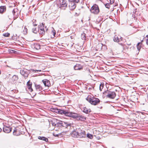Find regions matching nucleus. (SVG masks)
Masks as SVG:
<instances>
[{
  "instance_id": "obj_1",
  "label": "nucleus",
  "mask_w": 148,
  "mask_h": 148,
  "mask_svg": "<svg viewBox=\"0 0 148 148\" xmlns=\"http://www.w3.org/2000/svg\"><path fill=\"white\" fill-rule=\"evenodd\" d=\"M71 136L74 138H81L86 137V134L85 131L79 130L78 131H73L71 134Z\"/></svg>"
},
{
  "instance_id": "obj_2",
  "label": "nucleus",
  "mask_w": 148,
  "mask_h": 148,
  "mask_svg": "<svg viewBox=\"0 0 148 148\" xmlns=\"http://www.w3.org/2000/svg\"><path fill=\"white\" fill-rule=\"evenodd\" d=\"M86 100L91 104L94 105H97L100 103V101L98 98L94 97L90 95H88L86 98Z\"/></svg>"
},
{
  "instance_id": "obj_3",
  "label": "nucleus",
  "mask_w": 148,
  "mask_h": 148,
  "mask_svg": "<svg viewBox=\"0 0 148 148\" xmlns=\"http://www.w3.org/2000/svg\"><path fill=\"white\" fill-rule=\"evenodd\" d=\"M103 94L104 97H106L111 99H114L116 96L115 92H114L108 90L105 91L103 92Z\"/></svg>"
},
{
  "instance_id": "obj_4",
  "label": "nucleus",
  "mask_w": 148,
  "mask_h": 148,
  "mask_svg": "<svg viewBox=\"0 0 148 148\" xmlns=\"http://www.w3.org/2000/svg\"><path fill=\"white\" fill-rule=\"evenodd\" d=\"M22 129V127L21 126L14 128L13 131V134L16 136L19 135L21 134V130Z\"/></svg>"
},
{
  "instance_id": "obj_5",
  "label": "nucleus",
  "mask_w": 148,
  "mask_h": 148,
  "mask_svg": "<svg viewBox=\"0 0 148 148\" xmlns=\"http://www.w3.org/2000/svg\"><path fill=\"white\" fill-rule=\"evenodd\" d=\"M90 11L91 13L94 14H98L99 12L98 6L96 4L93 5L91 8Z\"/></svg>"
},
{
  "instance_id": "obj_6",
  "label": "nucleus",
  "mask_w": 148,
  "mask_h": 148,
  "mask_svg": "<svg viewBox=\"0 0 148 148\" xmlns=\"http://www.w3.org/2000/svg\"><path fill=\"white\" fill-rule=\"evenodd\" d=\"M67 3L65 0H59V3H58V6L59 8L64 9L67 7Z\"/></svg>"
},
{
  "instance_id": "obj_7",
  "label": "nucleus",
  "mask_w": 148,
  "mask_h": 148,
  "mask_svg": "<svg viewBox=\"0 0 148 148\" xmlns=\"http://www.w3.org/2000/svg\"><path fill=\"white\" fill-rule=\"evenodd\" d=\"M71 2V4L69 5V7H71V9H75L76 7V3H77L79 1V0H69Z\"/></svg>"
},
{
  "instance_id": "obj_8",
  "label": "nucleus",
  "mask_w": 148,
  "mask_h": 148,
  "mask_svg": "<svg viewBox=\"0 0 148 148\" xmlns=\"http://www.w3.org/2000/svg\"><path fill=\"white\" fill-rule=\"evenodd\" d=\"M76 113L71 112L68 110H66V113H65V115L66 116L70 117L75 119V115Z\"/></svg>"
},
{
  "instance_id": "obj_9",
  "label": "nucleus",
  "mask_w": 148,
  "mask_h": 148,
  "mask_svg": "<svg viewBox=\"0 0 148 148\" xmlns=\"http://www.w3.org/2000/svg\"><path fill=\"white\" fill-rule=\"evenodd\" d=\"M28 70L26 69H23L21 70L20 73L24 77L26 78L28 77L29 73Z\"/></svg>"
},
{
  "instance_id": "obj_10",
  "label": "nucleus",
  "mask_w": 148,
  "mask_h": 148,
  "mask_svg": "<svg viewBox=\"0 0 148 148\" xmlns=\"http://www.w3.org/2000/svg\"><path fill=\"white\" fill-rule=\"evenodd\" d=\"M75 119H77V120H80L82 121H84L86 119V117L81 115L80 114H79L76 113L75 115Z\"/></svg>"
},
{
  "instance_id": "obj_11",
  "label": "nucleus",
  "mask_w": 148,
  "mask_h": 148,
  "mask_svg": "<svg viewBox=\"0 0 148 148\" xmlns=\"http://www.w3.org/2000/svg\"><path fill=\"white\" fill-rule=\"evenodd\" d=\"M12 128L10 127L4 126L3 128V131L5 133H8L12 130Z\"/></svg>"
},
{
  "instance_id": "obj_12",
  "label": "nucleus",
  "mask_w": 148,
  "mask_h": 148,
  "mask_svg": "<svg viewBox=\"0 0 148 148\" xmlns=\"http://www.w3.org/2000/svg\"><path fill=\"white\" fill-rule=\"evenodd\" d=\"M18 79V76L14 75L11 79V82L13 83H16Z\"/></svg>"
},
{
  "instance_id": "obj_13",
  "label": "nucleus",
  "mask_w": 148,
  "mask_h": 148,
  "mask_svg": "<svg viewBox=\"0 0 148 148\" xmlns=\"http://www.w3.org/2000/svg\"><path fill=\"white\" fill-rule=\"evenodd\" d=\"M114 41L116 42H119L122 40V38L120 36H118L115 35L113 39Z\"/></svg>"
},
{
  "instance_id": "obj_14",
  "label": "nucleus",
  "mask_w": 148,
  "mask_h": 148,
  "mask_svg": "<svg viewBox=\"0 0 148 148\" xmlns=\"http://www.w3.org/2000/svg\"><path fill=\"white\" fill-rule=\"evenodd\" d=\"M44 85L46 86H51L50 82L47 79H44L42 81Z\"/></svg>"
},
{
  "instance_id": "obj_15",
  "label": "nucleus",
  "mask_w": 148,
  "mask_h": 148,
  "mask_svg": "<svg viewBox=\"0 0 148 148\" xmlns=\"http://www.w3.org/2000/svg\"><path fill=\"white\" fill-rule=\"evenodd\" d=\"M32 83L31 82H30V81H28L27 83V86L28 89L29 90V91L30 92H32L33 91V89L32 88Z\"/></svg>"
},
{
  "instance_id": "obj_16",
  "label": "nucleus",
  "mask_w": 148,
  "mask_h": 148,
  "mask_svg": "<svg viewBox=\"0 0 148 148\" xmlns=\"http://www.w3.org/2000/svg\"><path fill=\"white\" fill-rule=\"evenodd\" d=\"M12 17V15L8 12L6 13L4 16L5 19L6 20L10 19Z\"/></svg>"
},
{
  "instance_id": "obj_17",
  "label": "nucleus",
  "mask_w": 148,
  "mask_h": 148,
  "mask_svg": "<svg viewBox=\"0 0 148 148\" xmlns=\"http://www.w3.org/2000/svg\"><path fill=\"white\" fill-rule=\"evenodd\" d=\"M6 7L5 6H0V13H3L6 11Z\"/></svg>"
},
{
  "instance_id": "obj_18",
  "label": "nucleus",
  "mask_w": 148,
  "mask_h": 148,
  "mask_svg": "<svg viewBox=\"0 0 148 148\" xmlns=\"http://www.w3.org/2000/svg\"><path fill=\"white\" fill-rule=\"evenodd\" d=\"M75 70H80L82 69V66L79 64H77L74 67Z\"/></svg>"
},
{
  "instance_id": "obj_19",
  "label": "nucleus",
  "mask_w": 148,
  "mask_h": 148,
  "mask_svg": "<svg viewBox=\"0 0 148 148\" xmlns=\"http://www.w3.org/2000/svg\"><path fill=\"white\" fill-rule=\"evenodd\" d=\"M18 10L17 8H14L12 11V14L14 16H16L18 15Z\"/></svg>"
},
{
  "instance_id": "obj_20",
  "label": "nucleus",
  "mask_w": 148,
  "mask_h": 148,
  "mask_svg": "<svg viewBox=\"0 0 148 148\" xmlns=\"http://www.w3.org/2000/svg\"><path fill=\"white\" fill-rule=\"evenodd\" d=\"M35 87L37 90L40 91L42 89V87L39 85L35 84Z\"/></svg>"
},
{
  "instance_id": "obj_21",
  "label": "nucleus",
  "mask_w": 148,
  "mask_h": 148,
  "mask_svg": "<svg viewBox=\"0 0 148 148\" xmlns=\"http://www.w3.org/2000/svg\"><path fill=\"white\" fill-rule=\"evenodd\" d=\"M83 111L86 113L88 114L91 111L90 109H88L86 107H84V108Z\"/></svg>"
},
{
  "instance_id": "obj_22",
  "label": "nucleus",
  "mask_w": 148,
  "mask_h": 148,
  "mask_svg": "<svg viewBox=\"0 0 148 148\" xmlns=\"http://www.w3.org/2000/svg\"><path fill=\"white\" fill-rule=\"evenodd\" d=\"M38 139L42 140H45L46 142L48 141V139L45 137L44 136H38Z\"/></svg>"
},
{
  "instance_id": "obj_23",
  "label": "nucleus",
  "mask_w": 148,
  "mask_h": 148,
  "mask_svg": "<svg viewBox=\"0 0 148 148\" xmlns=\"http://www.w3.org/2000/svg\"><path fill=\"white\" fill-rule=\"evenodd\" d=\"M58 113L61 114H64L66 113V110H60L58 111Z\"/></svg>"
},
{
  "instance_id": "obj_24",
  "label": "nucleus",
  "mask_w": 148,
  "mask_h": 148,
  "mask_svg": "<svg viewBox=\"0 0 148 148\" xmlns=\"http://www.w3.org/2000/svg\"><path fill=\"white\" fill-rule=\"evenodd\" d=\"M81 37L83 40H85L86 38V34L84 33L81 34Z\"/></svg>"
},
{
  "instance_id": "obj_25",
  "label": "nucleus",
  "mask_w": 148,
  "mask_h": 148,
  "mask_svg": "<svg viewBox=\"0 0 148 148\" xmlns=\"http://www.w3.org/2000/svg\"><path fill=\"white\" fill-rule=\"evenodd\" d=\"M27 29L26 28L25 26L24 28V29L23 31V33L24 34H26L27 33Z\"/></svg>"
},
{
  "instance_id": "obj_26",
  "label": "nucleus",
  "mask_w": 148,
  "mask_h": 148,
  "mask_svg": "<svg viewBox=\"0 0 148 148\" xmlns=\"http://www.w3.org/2000/svg\"><path fill=\"white\" fill-rule=\"evenodd\" d=\"M41 70H34L33 69H30V71H32L34 73H38L39 72L41 71Z\"/></svg>"
},
{
  "instance_id": "obj_27",
  "label": "nucleus",
  "mask_w": 148,
  "mask_h": 148,
  "mask_svg": "<svg viewBox=\"0 0 148 148\" xmlns=\"http://www.w3.org/2000/svg\"><path fill=\"white\" fill-rule=\"evenodd\" d=\"M103 83H101L100 84H99V90L101 91L102 90V89L103 88Z\"/></svg>"
},
{
  "instance_id": "obj_28",
  "label": "nucleus",
  "mask_w": 148,
  "mask_h": 148,
  "mask_svg": "<svg viewBox=\"0 0 148 148\" xmlns=\"http://www.w3.org/2000/svg\"><path fill=\"white\" fill-rule=\"evenodd\" d=\"M87 137L90 139L93 138V136L92 135L88 133L86 135Z\"/></svg>"
},
{
  "instance_id": "obj_29",
  "label": "nucleus",
  "mask_w": 148,
  "mask_h": 148,
  "mask_svg": "<svg viewBox=\"0 0 148 148\" xmlns=\"http://www.w3.org/2000/svg\"><path fill=\"white\" fill-rule=\"evenodd\" d=\"M32 31L34 33L36 34L38 32V30L36 28H34L32 29Z\"/></svg>"
},
{
  "instance_id": "obj_30",
  "label": "nucleus",
  "mask_w": 148,
  "mask_h": 148,
  "mask_svg": "<svg viewBox=\"0 0 148 148\" xmlns=\"http://www.w3.org/2000/svg\"><path fill=\"white\" fill-rule=\"evenodd\" d=\"M44 25L42 23L41 26H40V27H39V30H44Z\"/></svg>"
},
{
  "instance_id": "obj_31",
  "label": "nucleus",
  "mask_w": 148,
  "mask_h": 148,
  "mask_svg": "<svg viewBox=\"0 0 148 148\" xmlns=\"http://www.w3.org/2000/svg\"><path fill=\"white\" fill-rule=\"evenodd\" d=\"M141 43L140 42H139L138 43L137 45V49L138 51H139L141 48V46L140 45Z\"/></svg>"
},
{
  "instance_id": "obj_32",
  "label": "nucleus",
  "mask_w": 148,
  "mask_h": 148,
  "mask_svg": "<svg viewBox=\"0 0 148 148\" xmlns=\"http://www.w3.org/2000/svg\"><path fill=\"white\" fill-rule=\"evenodd\" d=\"M39 34L42 35H43V34H44L45 33L44 30H39Z\"/></svg>"
},
{
  "instance_id": "obj_33",
  "label": "nucleus",
  "mask_w": 148,
  "mask_h": 148,
  "mask_svg": "<svg viewBox=\"0 0 148 148\" xmlns=\"http://www.w3.org/2000/svg\"><path fill=\"white\" fill-rule=\"evenodd\" d=\"M8 51L9 53H15V51L14 50H12V49H9L8 50Z\"/></svg>"
},
{
  "instance_id": "obj_34",
  "label": "nucleus",
  "mask_w": 148,
  "mask_h": 148,
  "mask_svg": "<svg viewBox=\"0 0 148 148\" xmlns=\"http://www.w3.org/2000/svg\"><path fill=\"white\" fill-rule=\"evenodd\" d=\"M10 34L6 33L3 34V36L5 37H9L10 36Z\"/></svg>"
},
{
  "instance_id": "obj_35",
  "label": "nucleus",
  "mask_w": 148,
  "mask_h": 148,
  "mask_svg": "<svg viewBox=\"0 0 148 148\" xmlns=\"http://www.w3.org/2000/svg\"><path fill=\"white\" fill-rule=\"evenodd\" d=\"M105 6L106 8H109L110 7V5L109 3L106 4L105 5Z\"/></svg>"
},
{
  "instance_id": "obj_36",
  "label": "nucleus",
  "mask_w": 148,
  "mask_h": 148,
  "mask_svg": "<svg viewBox=\"0 0 148 148\" xmlns=\"http://www.w3.org/2000/svg\"><path fill=\"white\" fill-rule=\"evenodd\" d=\"M98 46L100 47L101 48H99V49H101L102 47L103 46L102 44L101 43H99L98 45Z\"/></svg>"
},
{
  "instance_id": "obj_37",
  "label": "nucleus",
  "mask_w": 148,
  "mask_h": 148,
  "mask_svg": "<svg viewBox=\"0 0 148 148\" xmlns=\"http://www.w3.org/2000/svg\"><path fill=\"white\" fill-rule=\"evenodd\" d=\"M146 37L147 38L146 43L147 45H148V35L146 36Z\"/></svg>"
},
{
  "instance_id": "obj_38",
  "label": "nucleus",
  "mask_w": 148,
  "mask_h": 148,
  "mask_svg": "<svg viewBox=\"0 0 148 148\" xmlns=\"http://www.w3.org/2000/svg\"><path fill=\"white\" fill-rule=\"evenodd\" d=\"M35 21V20H33L32 21L33 22V25L34 26H35L37 25V24H36L35 23H34V21Z\"/></svg>"
},
{
  "instance_id": "obj_39",
  "label": "nucleus",
  "mask_w": 148,
  "mask_h": 148,
  "mask_svg": "<svg viewBox=\"0 0 148 148\" xmlns=\"http://www.w3.org/2000/svg\"><path fill=\"white\" fill-rule=\"evenodd\" d=\"M52 32L53 33V36H54L56 34V32L55 30H53V31H52Z\"/></svg>"
},
{
  "instance_id": "obj_40",
  "label": "nucleus",
  "mask_w": 148,
  "mask_h": 148,
  "mask_svg": "<svg viewBox=\"0 0 148 148\" xmlns=\"http://www.w3.org/2000/svg\"><path fill=\"white\" fill-rule=\"evenodd\" d=\"M110 3L111 4H112L114 2V0H110Z\"/></svg>"
},
{
  "instance_id": "obj_41",
  "label": "nucleus",
  "mask_w": 148,
  "mask_h": 148,
  "mask_svg": "<svg viewBox=\"0 0 148 148\" xmlns=\"http://www.w3.org/2000/svg\"><path fill=\"white\" fill-rule=\"evenodd\" d=\"M139 112V113H141V114H143V113H144V112Z\"/></svg>"
},
{
  "instance_id": "obj_42",
  "label": "nucleus",
  "mask_w": 148,
  "mask_h": 148,
  "mask_svg": "<svg viewBox=\"0 0 148 148\" xmlns=\"http://www.w3.org/2000/svg\"><path fill=\"white\" fill-rule=\"evenodd\" d=\"M136 9L135 10H134V11H133L134 13H136Z\"/></svg>"
},
{
  "instance_id": "obj_43",
  "label": "nucleus",
  "mask_w": 148,
  "mask_h": 148,
  "mask_svg": "<svg viewBox=\"0 0 148 148\" xmlns=\"http://www.w3.org/2000/svg\"><path fill=\"white\" fill-rule=\"evenodd\" d=\"M70 125L69 124H67V126H70Z\"/></svg>"
},
{
  "instance_id": "obj_44",
  "label": "nucleus",
  "mask_w": 148,
  "mask_h": 148,
  "mask_svg": "<svg viewBox=\"0 0 148 148\" xmlns=\"http://www.w3.org/2000/svg\"><path fill=\"white\" fill-rule=\"evenodd\" d=\"M1 128H0V132L1 131Z\"/></svg>"
},
{
  "instance_id": "obj_45",
  "label": "nucleus",
  "mask_w": 148,
  "mask_h": 148,
  "mask_svg": "<svg viewBox=\"0 0 148 148\" xmlns=\"http://www.w3.org/2000/svg\"><path fill=\"white\" fill-rule=\"evenodd\" d=\"M147 98L148 100V93L147 95Z\"/></svg>"
},
{
  "instance_id": "obj_46",
  "label": "nucleus",
  "mask_w": 148,
  "mask_h": 148,
  "mask_svg": "<svg viewBox=\"0 0 148 148\" xmlns=\"http://www.w3.org/2000/svg\"><path fill=\"white\" fill-rule=\"evenodd\" d=\"M14 6H15V5H14Z\"/></svg>"
}]
</instances>
